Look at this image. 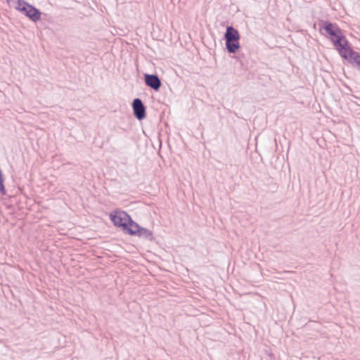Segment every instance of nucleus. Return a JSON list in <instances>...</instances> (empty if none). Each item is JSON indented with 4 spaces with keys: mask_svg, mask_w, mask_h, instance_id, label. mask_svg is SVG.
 <instances>
[{
    "mask_svg": "<svg viewBox=\"0 0 360 360\" xmlns=\"http://www.w3.org/2000/svg\"><path fill=\"white\" fill-rule=\"evenodd\" d=\"M109 217L114 226L121 229L127 234H129L135 223L127 212L120 210H113L110 213Z\"/></svg>",
    "mask_w": 360,
    "mask_h": 360,
    "instance_id": "obj_1",
    "label": "nucleus"
},
{
    "mask_svg": "<svg viewBox=\"0 0 360 360\" xmlns=\"http://www.w3.org/2000/svg\"><path fill=\"white\" fill-rule=\"evenodd\" d=\"M323 30L329 36V39L332 41L333 46L339 44L341 39H345V35L342 30L338 26L337 24L330 21H322L320 25V32Z\"/></svg>",
    "mask_w": 360,
    "mask_h": 360,
    "instance_id": "obj_2",
    "label": "nucleus"
},
{
    "mask_svg": "<svg viewBox=\"0 0 360 360\" xmlns=\"http://www.w3.org/2000/svg\"><path fill=\"white\" fill-rule=\"evenodd\" d=\"M15 9L22 13L33 22L38 21L41 15V12L39 9L28 4L25 1H22L21 3H20V5H17L15 6Z\"/></svg>",
    "mask_w": 360,
    "mask_h": 360,
    "instance_id": "obj_3",
    "label": "nucleus"
},
{
    "mask_svg": "<svg viewBox=\"0 0 360 360\" xmlns=\"http://www.w3.org/2000/svg\"><path fill=\"white\" fill-rule=\"evenodd\" d=\"M128 235L132 236H138L141 238L146 239L150 241H152L154 239L153 232L150 230L141 226L136 221L133 225L132 228L131 229V230L129 231Z\"/></svg>",
    "mask_w": 360,
    "mask_h": 360,
    "instance_id": "obj_4",
    "label": "nucleus"
},
{
    "mask_svg": "<svg viewBox=\"0 0 360 360\" xmlns=\"http://www.w3.org/2000/svg\"><path fill=\"white\" fill-rule=\"evenodd\" d=\"M335 49L338 51L340 56L344 59L349 56V55L352 54V53H354L352 48L351 44L347 39L345 36V39H341L339 41V44H336L334 46Z\"/></svg>",
    "mask_w": 360,
    "mask_h": 360,
    "instance_id": "obj_5",
    "label": "nucleus"
},
{
    "mask_svg": "<svg viewBox=\"0 0 360 360\" xmlns=\"http://www.w3.org/2000/svg\"><path fill=\"white\" fill-rule=\"evenodd\" d=\"M132 108L134 117L142 120L146 117V110L144 103L139 98H136L132 101Z\"/></svg>",
    "mask_w": 360,
    "mask_h": 360,
    "instance_id": "obj_6",
    "label": "nucleus"
},
{
    "mask_svg": "<svg viewBox=\"0 0 360 360\" xmlns=\"http://www.w3.org/2000/svg\"><path fill=\"white\" fill-rule=\"evenodd\" d=\"M144 82L147 86L158 91L162 86V82L156 74H144Z\"/></svg>",
    "mask_w": 360,
    "mask_h": 360,
    "instance_id": "obj_7",
    "label": "nucleus"
},
{
    "mask_svg": "<svg viewBox=\"0 0 360 360\" xmlns=\"http://www.w3.org/2000/svg\"><path fill=\"white\" fill-rule=\"evenodd\" d=\"M353 68L360 72V53L357 51L352 53L348 57L344 58Z\"/></svg>",
    "mask_w": 360,
    "mask_h": 360,
    "instance_id": "obj_8",
    "label": "nucleus"
},
{
    "mask_svg": "<svg viewBox=\"0 0 360 360\" xmlns=\"http://www.w3.org/2000/svg\"><path fill=\"white\" fill-rule=\"evenodd\" d=\"M226 49L229 53H234L240 47L238 40L224 38Z\"/></svg>",
    "mask_w": 360,
    "mask_h": 360,
    "instance_id": "obj_9",
    "label": "nucleus"
},
{
    "mask_svg": "<svg viewBox=\"0 0 360 360\" xmlns=\"http://www.w3.org/2000/svg\"><path fill=\"white\" fill-rule=\"evenodd\" d=\"M224 38L233 39L240 40V34L238 31L233 26L229 25L226 27V32L224 35Z\"/></svg>",
    "mask_w": 360,
    "mask_h": 360,
    "instance_id": "obj_10",
    "label": "nucleus"
},
{
    "mask_svg": "<svg viewBox=\"0 0 360 360\" xmlns=\"http://www.w3.org/2000/svg\"><path fill=\"white\" fill-rule=\"evenodd\" d=\"M264 352L269 356V360H275V356L271 352L265 350Z\"/></svg>",
    "mask_w": 360,
    "mask_h": 360,
    "instance_id": "obj_11",
    "label": "nucleus"
}]
</instances>
